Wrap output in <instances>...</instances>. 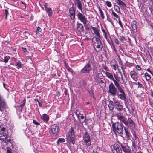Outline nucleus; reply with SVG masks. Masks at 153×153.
I'll use <instances>...</instances> for the list:
<instances>
[{"label":"nucleus","instance_id":"obj_1","mask_svg":"<svg viewBox=\"0 0 153 153\" xmlns=\"http://www.w3.org/2000/svg\"><path fill=\"white\" fill-rule=\"evenodd\" d=\"M116 115L117 119L120 120V123L116 122L112 125L113 130L114 132L119 134L123 133V125L122 123L131 127L134 128L135 127V123L131 118L129 117L127 119L120 112L117 113Z\"/></svg>","mask_w":153,"mask_h":153},{"label":"nucleus","instance_id":"obj_2","mask_svg":"<svg viewBox=\"0 0 153 153\" xmlns=\"http://www.w3.org/2000/svg\"><path fill=\"white\" fill-rule=\"evenodd\" d=\"M122 85L116 87L118 90L117 96L118 98L121 100H123L125 103L127 102V97L125 92L122 88Z\"/></svg>","mask_w":153,"mask_h":153},{"label":"nucleus","instance_id":"obj_3","mask_svg":"<svg viewBox=\"0 0 153 153\" xmlns=\"http://www.w3.org/2000/svg\"><path fill=\"white\" fill-rule=\"evenodd\" d=\"M100 39L94 37L92 39V41L94 48L96 51L97 52L101 51L102 48V44Z\"/></svg>","mask_w":153,"mask_h":153},{"label":"nucleus","instance_id":"obj_4","mask_svg":"<svg viewBox=\"0 0 153 153\" xmlns=\"http://www.w3.org/2000/svg\"><path fill=\"white\" fill-rule=\"evenodd\" d=\"M66 136L68 140L71 142L73 144L75 143L74 140L75 138V135L74 134V131L72 127L69 130Z\"/></svg>","mask_w":153,"mask_h":153},{"label":"nucleus","instance_id":"obj_5","mask_svg":"<svg viewBox=\"0 0 153 153\" xmlns=\"http://www.w3.org/2000/svg\"><path fill=\"white\" fill-rule=\"evenodd\" d=\"M7 133V130L5 128L1 126L0 127V137H3L1 138L3 140H5L6 138H8Z\"/></svg>","mask_w":153,"mask_h":153},{"label":"nucleus","instance_id":"obj_6","mask_svg":"<svg viewBox=\"0 0 153 153\" xmlns=\"http://www.w3.org/2000/svg\"><path fill=\"white\" fill-rule=\"evenodd\" d=\"M108 92L113 96H115L117 93V88H116L112 83H111L108 87Z\"/></svg>","mask_w":153,"mask_h":153},{"label":"nucleus","instance_id":"obj_7","mask_svg":"<svg viewBox=\"0 0 153 153\" xmlns=\"http://www.w3.org/2000/svg\"><path fill=\"white\" fill-rule=\"evenodd\" d=\"M111 148L113 153H122L121 149L118 144H114Z\"/></svg>","mask_w":153,"mask_h":153},{"label":"nucleus","instance_id":"obj_8","mask_svg":"<svg viewBox=\"0 0 153 153\" xmlns=\"http://www.w3.org/2000/svg\"><path fill=\"white\" fill-rule=\"evenodd\" d=\"M84 142L85 143L87 146H89L91 145V139L89 136L87 132L84 133L83 137Z\"/></svg>","mask_w":153,"mask_h":153},{"label":"nucleus","instance_id":"obj_9","mask_svg":"<svg viewBox=\"0 0 153 153\" xmlns=\"http://www.w3.org/2000/svg\"><path fill=\"white\" fill-rule=\"evenodd\" d=\"M77 16L78 19L83 23L85 27L87 21V18L80 12H78Z\"/></svg>","mask_w":153,"mask_h":153},{"label":"nucleus","instance_id":"obj_10","mask_svg":"<svg viewBox=\"0 0 153 153\" xmlns=\"http://www.w3.org/2000/svg\"><path fill=\"white\" fill-rule=\"evenodd\" d=\"M51 132L54 136H56L58 133V127L56 124L53 125L51 127Z\"/></svg>","mask_w":153,"mask_h":153},{"label":"nucleus","instance_id":"obj_11","mask_svg":"<svg viewBox=\"0 0 153 153\" xmlns=\"http://www.w3.org/2000/svg\"><path fill=\"white\" fill-rule=\"evenodd\" d=\"M120 146L123 151L125 153H131V152L130 147L128 146L121 144Z\"/></svg>","mask_w":153,"mask_h":153},{"label":"nucleus","instance_id":"obj_12","mask_svg":"<svg viewBox=\"0 0 153 153\" xmlns=\"http://www.w3.org/2000/svg\"><path fill=\"white\" fill-rule=\"evenodd\" d=\"M69 12L71 19L74 20L73 21V22H74L75 21L74 19L75 15V11L73 7L70 8L69 10Z\"/></svg>","mask_w":153,"mask_h":153},{"label":"nucleus","instance_id":"obj_13","mask_svg":"<svg viewBox=\"0 0 153 153\" xmlns=\"http://www.w3.org/2000/svg\"><path fill=\"white\" fill-rule=\"evenodd\" d=\"M103 76L102 74L101 73H99L94 77V82L96 83H98L99 82V80L103 79Z\"/></svg>","mask_w":153,"mask_h":153},{"label":"nucleus","instance_id":"obj_14","mask_svg":"<svg viewBox=\"0 0 153 153\" xmlns=\"http://www.w3.org/2000/svg\"><path fill=\"white\" fill-rule=\"evenodd\" d=\"M114 76L115 78V79H112V80L114 82V84L116 87L121 86L119 83L120 80V77L118 76L117 75H116L115 74L114 75Z\"/></svg>","mask_w":153,"mask_h":153},{"label":"nucleus","instance_id":"obj_15","mask_svg":"<svg viewBox=\"0 0 153 153\" xmlns=\"http://www.w3.org/2000/svg\"><path fill=\"white\" fill-rule=\"evenodd\" d=\"M91 69V66L88 63L82 69L81 71L82 73H88Z\"/></svg>","mask_w":153,"mask_h":153},{"label":"nucleus","instance_id":"obj_16","mask_svg":"<svg viewBox=\"0 0 153 153\" xmlns=\"http://www.w3.org/2000/svg\"><path fill=\"white\" fill-rule=\"evenodd\" d=\"M121 68L122 69L123 72L122 73L120 71L119 73L120 74L121 79L123 82V83L125 84L127 82L126 77V75H125L124 72L123 71V69L122 67H121Z\"/></svg>","mask_w":153,"mask_h":153},{"label":"nucleus","instance_id":"obj_17","mask_svg":"<svg viewBox=\"0 0 153 153\" xmlns=\"http://www.w3.org/2000/svg\"><path fill=\"white\" fill-rule=\"evenodd\" d=\"M91 29L94 32V33L97 36V37L96 38H101V36L99 33V30L96 28L92 26L91 27Z\"/></svg>","mask_w":153,"mask_h":153},{"label":"nucleus","instance_id":"obj_18","mask_svg":"<svg viewBox=\"0 0 153 153\" xmlns=\"http://www.w3.org/2000/svg\"><path fill=\"white\" fill-rule=\"evenodd\" d=\"M116 2L119 5L121 9H125L126 7L125 4L121 0H115Z\"/></svg>","mask_w":153,"mask_h":153},{"label":"nucleus","instance_id":"obj_19","mask_svg":"<svg viewBox=\"0 0 153 153\" xmlns=\"http://www.w3.org/2000/svg\"><path fill=\"white\" fill-rule=\"evenodd\" d=\"M132 79L135 80L136 81L137 78V73L134 71H131L130 73Z\"/></svg>","mask_w":153,"mask_h":153},{"label":"nucleus","instance_id":"obj_20","mask_svg":"<svg viewBox=\"0 0 153 153\" xmlns=\"http://www.w3.org/2000/svg\"><path fill=\"white\" fill-rule=\"evenodd\" d=\"M77 29L79 32L83 31L84 29L83 25L81 23H77Z\"/></svg>","mask_w":153,"mask_h":153},{"label":"nucleus","instance_id":"obj_21","mask_svg":"<svg viewBox=\"0 0 153 153\" xmlns=\"http://www.w3.org/2000/svg\"><path fill=\"white\" fill-rule=\"evenodd\" d=\"M75 4H76L79 9L81 10H82V4L80 0H74Z\"/></svg>","mask_w":153,"mask_h":153},{"label":"nucleus","instance_id":"obj_22","mask_svg":"<svg viewBox=\"0 0 153 153\" xmlns=\"http://www.w3.org/2000/svg\"><path fill=\"white\" fill-rule=\"evenodd\" d=\"M114 108L117 109L118 111H121L123 110V106L120 103H119L115 105Z\"/></svg>","mask_w":153,"mask_h":153},{"label":"nucleus","instance_id":"obj_23","mask_svg":"<svg viewBox=\"0 0 153 153\" xmlns=\"http://www.w3.org/2000/svg\"><path fill=\"white\" fill-rule=\"evenodd\" d=\"M45 10L49 16H52L53 14V12L52 9L51 8H46V9Z\"/></svg>","mask_w":153,"mask_h":153},{"label":"nucleus","instance_id":"obj_24","mask_svg":"<svg viewBox=\"0 0 153 153\" xmlns=\"http://www.w3.org/2000/svg\"><path fill=\"white\" fill-rule=\"evenodd\" d=\"M105 74L106 76L110 79L112 80L113 79V76L111 74L108 72H106L105 73Z\"/></svg>","mask_w":153,"mask_h":153},{"label":"nucleus","instance_id":"obj_25","mask_svg":"<svg viewBox=\"0 0 153 153\" xmlns=\"http://www.w3.org/2000/svg\"><path fill=\"white\" fill-rule=\"evenodd\" d=\"M136 22L135 21H133L131 23V26L132 29L135 31L137 30Z\"/></svg>","mask_w":153,"mask_h":153},{"label":"nucleus","instance_id":"obj_26","mask_svg":"<svg viewBox=\"0 0 153 153\" xmlns=\"http://www.w3.org/2000/svg\"><path fill=\"white\" fill-rule=\"evenodd\" d=\"M42 118L45 121H47L49 119V117L46 114H43L42 115Z\"/></svg>","mask_w":153,"mask_h":153},{"label":"nucleus","instance_id":"obj_27","mask_svg":"<svg viewBox=\"0 0 153 153\" xmlns=\"http://www.w3.org/2000/svg\"><path fill=\"white\" fill-rule=\"evenodd\" d=\"M100 148L97 147L96 148L93 150V153H100Z\"/></svg>","mask_w":153,"mask_h":153},{"label":"nucleus","instance_id":"obj_28","mask_svg":"<svg viewBox=\"0 0 153 153\" xmlns=\"http://www.w3.org/2000/svg\"><path fill=\"white\" fill-rule=\"evenodd\" d=\"M114 10L117 13H120V9L119 7L117 5H115L114 7Z\"/></svg>","mask_w":153,"mask_h":153},{"label":"nucleus","instance_id":"obj_29","mask_svg":"<svg viewBox=\"0 0 153 153\" xmlns=\"http://www.w3.org/2000/svg\"><path fill=\"white\" fill-rule=\"evenodd\" d=\"M124 129L126 136H127L128 137H129L130 134L128 129L127 128H126V127H124Z\"/></svg>","mask_w":153,"mask_h":153},{"label":"nucleus","instance_id":"obj_30","mask_svg":"<svg viewBox=\"0 0 153 153\" xmlns=\"http://www.w3.org/2000/svg\"><path fill=\"white\" fill-rule=\"evenodd\" d=\"M99 10L102 18L103 19L105 18L103 12L100 7L99 8Z\"/></svg>","mask_w":153,"mask_h":153},{"label":"nucleus","instance_id":"obj_31","mask_svg":"<svg viewBox=\"0 0 153 153\" xmlns=\"http://www.w3.org/2000/svg\"><path fill=\"white\" fill-rule=\"evenodd\" d=\"M145 76L147 81H148L151 79L150 75L147 73H146L145 74Z\"/></svg>","mask_w":153,"mask_h":153},{"label":"nucleus","instance_id":"obj_32","mask_svg":"<svg viewBox=\"0 0 153 153\" xmlns=\"http://www.w3.org/2000/svg\"><path fill=\"white\" fill-rule=\"evenodd\" d=\"M105 80L103 79H100L99 80V83H100V85H102L104 86H105Z\"/></svg>","mask_w":153,"mask_h":153},{"label":"nucleus","instance_id":"obj_33","mask_svg":"<svg viewBox=\"0 0 153 153\" xmlns=\"http://www.w3.org/2000/svg\"><path fill=\"white\" fill-rule=\"evenodd\" d=\"M21 65L22 64L20 61L16 62V67L18 69H19L20 68H21Z\"/></svg>","mask_w":153,"mask_h":153},{"label":"nucleus","instance_id":"obj_34","mask_svg":"<svg viewBox=\"0 0 153 153\" xmlns=\"http://www.w3.org/2000/svg\"><path fill=\"white\" fill-rule=\"evenodd\" d=\"M131 110L132 115L134 117L136 116L137 115L134 109L133 108H132Z\"/></svg>","mask_w":153,"mask_h":153},{"label":"nucleus","instance_id":"obj_35","mask_svg":"<svg viewBox=\"0 0 153 153\" xmlns=\"http://www.w3.org/2000/svg\"><path fill=\"white\" fill-rule=\"evenodd\" d=\"M10 59V57L9 56H5L4 57V62L6 63H7V62H8L9 60Z\"/></svg>","mask_w":153,"mask_h":153},{"label":"nucleus","instance_id":"obj_36","mask_svg":"<svg viewBox=\"0 0 153 153\" xmlns=\"http://www.w3.org/2000/svg\"><path fill=\"white\" fill-rule=\"evenodd\" d=\"M112 14L113 16L116 18H119L118 15L116 14L112 9L111 10Z\"/></svg>","mask_w":153,"mask_h":153},{"label":"nucleus","instance_id":"obj_37","mask_svg":"<svg viewBox=\"0 0 153 153\" xmlns=\"http://www.w3.org/2000/svg\"><path fill=\"white\" fill-rule=\"evenodd\" d=\"M29 33L28 32L25 31L23 33V36L24 37H27L29 35Z\"/></svg>","mask_w":153,"mask_h":153},{"label":"nucleus","instance_id":"obj_38","mask_svg":"<svg viewBox=\"0 0 153 153\" xmlns=\"http://www.w3.org/2000/svg\"><path fill=\"white\" fill-rule=\"evenodd\" d=\"M25 103L26 99H24L23 100V101L21 102V104L20 105L23 108V107L25 105Z\"/></svg>","mask_w":153,"mask_h":153},{"label":"nucleus","instance_id":"obj_39","mask_svg":"<svg viewBox=\"0 0 153 153\" xmlns=\"http://www.w3.org/2000/svg\"><path fill=\"white\" fill-rule=\"evenodd\" d=\"M7 153H12L11 149L9 147L7 148Z\"/></svg>","mask_w":153,"mask_h":153},{"label":"nucleus","instance_id":"obj_40","mask_svg":"<svg viewBox=\"0 0 153 153\" xmlns=\"http://www.w3.org/2000/svg\"><path fill=\"white\" fill-rule=\"evenodd\" d=\"M65 141V140L64 139H63V138H59V139L57 141V143H58V142H61V143H62V142H64Z\"/></svg>","mask_w":153,"mask_h":153},{"label":"nucleus","instance_id":"obj_41","mask_svg":"<svg viewBox=\"0 0 153 153\" xmlns=\"http://www.w3.org/2000/svg\"><path fill=\"white\" fill-rule=\"evenodd\" d=\"M120 39L122 42H124L126 40L124 37L123 36H120Z\"/></svg>","mask_w":153,"mask_h":153},{"label":"nucleus","instance_id":"obj_42","mask_svg":"<svg viewBox=\"0 0 153 153\" xmlns=\"http://www.w3.org/2000/svg\"><path fill=\"white\" fill-rule=\"evenodd\" d=\"M42 30L39 27H38L37 28V30L36 31V33L37 34H39V32H41Z\"/></svg>","mask_w":153,"mask_h":153},{"label":"nucleus","instance_id":"obj_43","mask_svg":"<svg viewBox=\"0 0 153 153\" xmlns=\"http://www.w3.org/2000/svg\"><path fill=\"white\" fill-rule=\"evenodd\" d=\"M106 4L108 7H111L112 4L110 2L108 1L106 2Z\"/></svg>","mask_w":153,"mask_h":153},{"label":"nucleus","instance_id":"obj_44","mask_svg":"<svg viewBox=\"0 0 153 153\" xmlns=\"http://www.w3.org/2000/svg\"><path fill=\"white\" fill-rule=\"evenodd\" d=\"M75 114L76 115L79 116V115L80 114V111L79 110H77L76 111Z\"/></svg>","mask_w":153,"mask_h":153},{"label":"nucleus","instance_id":"obj_45","mask_svg":"<svg viewBox=\"0 0 153 153\" xmlns=\"http://www.w3.org/2000/svg\"><path fill=\"white\" fill-rule=\"evenodd\" d=\"M109 105L110 106H113L114 107L115 106L114 102L111 100L109 101Z\"/></svg>","mask_w":153,"mask_h":153},{"label":"nucleus","instance_id":"obj_46","mask_svg":"<svg viewBox=\"0 0 153 153\" xmlns=\"http://www.w3.org/2000/svg\"><path fill=\"white\" fill-rule=\"evenodd\" d=\"M5 18L7 19L8 14V12L7 9H5Z\"/></svg>","mask_w":153,"mask_h":153},{"label":"nucleus","instance_id":"obj_47","mask_svg":"<svg viewBox=\"0 0 153 153\" xmlns=\"http://www.w3.org/2000/svg\"><path fill=\"white\" fill-rule=\"evenodd\" d=\"M118 22H119V25H120V27L122 28H123V25H122V23H121V20H120V19H118Z\"/></svg>","mask_w":153,"mask_h":153},{"label":"nucleus","instance_id":"obj_48","mask_svg":"<svg viewBox=\"0 0 153 153\" xmlns=\"http://www.w3.org/2000/svg\"><path fill=\"white\" fill-rule=\"evenodd\" d=\"M108 107L109 110L111 111H112L113 110L114 106H110L109 105Z\"/></svg>","mask_w":153,"mask_h":153},{"label":"nucleus","instance_id":"obj_49","mask_svg":"<svg viewBox=\"0 0 153 153\" xmlns=\"http://www.w3.org/2000/svg\"><path fill=\"white\" fill-rule=\"evenodd\" d=\"M114 42L116 44H118V45L119 44V42L118 39H117V38L114 39Z\"/></svg>","mask_w":153,"mask_h":153},{"label":"nucleus","instance_id":"obj_50","mask_svg":"<svg viewBox=\"0 0 153 153\" xmlns=\"http://www.w3.org/2000/svg\"><path fill=\"white\" fill-rule=\"evenodd\" d=\"M105 13H106V16H107V20H108V18H109V15H108V12H107V10H105Z\"/></svg>","mask_w":153,"mask_h":153},{"label":"nucleus","instance_id":"obj_51","mask_svg":"<svg viewBox=\"0 0 153 153\" xmlns=\"http://www.w3.org/2000/svg\"><path fill=\"white\" fill-rule=\"evenodd\" d=\"M17 107L18 108L19 110L20 111L22 110L23 108L22 107V106H21L20 105L17 106Z\"/></svg>","mask_w":153,"mask_h":153},{"label":"nucleus","instance_id":"obj_52","mask_svg":"<svg viewBox=\"0 0 153 153\" xmlns=\"http://www.w3.org/2000/svg\"><path fill=\"white\" fill-rule=\"evenodd\" d=\"M7 138H6V140H3V141H5L7 143H8V142H10V143H11V140L10 139H7Z\"/></svg>","mask_w":153,"mask_h":153},{"label":"nucleus","instance_id":"obj_53","mask_svg":"<svg viewBox=\"0 0 153 153\" xmlns=\"http://www.w3.org/2000/svg\"><path fill=\"white\" fill-rule=\"evenodd\" d=\"M66 68L68 70V71H69L70 72H71L72 71V69L68 67L67 65H66Z\"/></svg>","mask_w":153,"mask_h":153},{"label":"nucleus","instance_id":"obj_54","mask_svg":"<svg viewBox=\"0 0 153 153\" xmlns=\"http://www.w3.org/2000/svg\"><path fill=\"white\" fill-rule=\"evenodd\" d=\"M33 123L36 125H38L39 124V123L37 122L35 120H33Z\"/></svg>","mask_w":153,"mask_h":153},{"label":"nucleus","instance_id":"obj_55","mask_svg":"<svg viewBox=\"0 0 153 153\" xmlns=\"http://www.w3.org/2000/svg\"><path fill=\"white\" fill-rule=\"evenodd\" d=\"M137 84L138 85V87L139 88H142V85L141 84H140L139 82H138Z\"/></svg>","mask_w":153,"mask_h":153},{"label":"nucleus","instance_id":"obj_56","mask_svg":"<svg viewBox=\"0 0 153 153\" xmlns=\"http://www.w3.org/2000/svg\"><path fill=\"white\" fill-rule=\"evenodd\" d=\"M117 68V65L115 64L113 65V69L115 70H116Z\"/></svg>","mask_w":153,"mask_h":153},{"label":"nucleus","instance_id":"obj_57","mask_svg":"<svg viewBox=\"0 0 153 153\" xmlns=\"http://www.w3.org/2000/svg\"><path fill=\"white\" fill-rule=\"evenodd\" d=\"M114 104L115 105H116L118 103H119L118 101H117V100H114Z\"/></svg>","mask_w":153,"mask_h":153},{"label":"nucleus","instance_id":"obj_58","mask_svg":"<svg viewBox=\"0 0 153 153\" xmlns=\"http://www.w3.org/2000/svg\"><path fill=\"white\" fill-rule=\"evenodd\" d=\"M136 68L138 70H140L141 69V67L139 65L137 66Z\"/></svg>","mask_w":153,"mask_h":153},{"label":"nucleus","instance_id":"obj_59","mask_svg":"<svg viewBox=\"0 0 153 153\" xmlns=\"http://www.w3.org/2000/svg\"><path fill=\"white\" fill-rule=\"evenodd\" d=\"M22 49L24 52H25L26 51V49L25 48H22Z\"/></svg>","mask_w":153,"mask_h":153},{"label":"nucleus","instance_id":"obj_60","mask_svg":"<svg viewBox=\"0 0 153 153\" xmlns=\"http://www.w3.org/2000/svg\"><path fill=\"white\" fill-rule=\"evenodd\" d=\"M44 6L45 8V10L46 9V8H48L49 7H47V4L46 3H45V4H44Z\"/></svg>","mask_w":153,"mask_h":153},{"label":"nucleus","instance_id":"obj_61","mask_svg":"<svg viewBox=\"0 0 153 153\" xmlns=\"http://www.w3.org/2000/svg\"><path fill=\"white\" fill-rule=\"evenodd\" d=\"M104 36L105 38H106V39L107 38V34L105 32V33H104Z\"/></svg>","mask_w":153,"mask_h":153},{"label":"nucleus","instance_id":"obj_62","mask_svg":"<svg viewBox=\"0 0 153 153\" xmlns=\"http://www.w3.org/2000/svg\"><path fill=\"white\" fill-rule=\"evenodd\" d=\"M104 68L105 70L106 71H108V68L106 66H105L104 67Z\"/></svg>","mask_w":153,"mask_h":153},{"label":"nucleus","instance_id":"obj_63","mask_svg":"<svg viewBox=\"0 0 153 153\" xmlns=\"http://www.w3.org/2000/svg\"><path fill=\"white\" fill-rule=\"evenodd\" d=\"M147 71L149 72L151 74H152V72H151V71L149 69H147Z\"/></svg>","mask_w":153,"mask_h":153},{"label":"nucleus","instance_id":"obj_64","mask_svg":"<svg viewBox=\"0 0 153 153\" xmlns=\"http://www.w3.org/2000/svg\"><path fill=\"white\" fill-rule=\"evenodd\" d=\"M151 96L153 97V92L152 91H151Z\"/></svg>","mask_w":153,"mask_h":153}]
</instances>
